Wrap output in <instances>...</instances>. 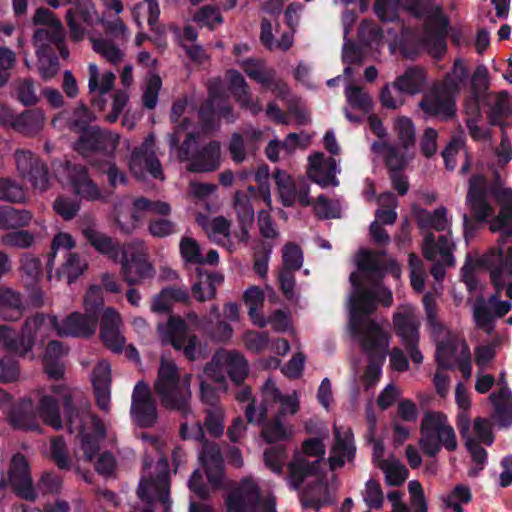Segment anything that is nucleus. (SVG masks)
Listing matches in <instances>:
<instances>
[{
	"mask_svg": "<svg viewBox=\"0 0 512 512\" xmlns=\"http://www.w3.org/2000/svg\"><path fill=\"white\" fill-rule=\"evenodd\" d=\"M278 409L273 418L267 421L261 431V436L268 443L290 442L295 434V426L286 420L287 416L295 415L300 409L298 394L294 391L284 395L276 384L268 379L261 388V403L256 407L253 400L245 409L248 422L260 424L268 416L274 406Z\"/></svg>",
	"mask_w": 512,
	"mask_h": 512,
	"instance_id": "obj_1",
	"label": "nucleus"
},
{
	"mask_svg": "<svg viewBox=\"0 0 512 512\" xmlns=\"http://www.w3.org/2000/svg\"><path fill=\"white\" fill-rule=\"evenodd\" d=\"M481 263L488 269L490 281L495 288L487 300L477 298L473 304V320L475 325L487 334L495 329V318L504 317L511 309L512 303L501 300V292L512 277V245L504 251L502 248H491L481 258Z\"/></svg>",
	"mask_w": 512,
	"mask_h": 512,
	"instance_id": "obj_2",
	"label": "nucleus"
},
{
	"mask_svg": "<svg viewBox=\"0 0 512 512\" xmlns=\"http://www.w3.org/2000/svg\"><path fill=\"white\" fill-rule=\"evenodd\" d=\"M490 194L499 206V213L489 220V230L500 233L497 248L503 249V245L512 240V189L498 186L490 191L485 177L474 175L469 180L466 204L473 219L486 221L494 213L488 201Z\"/></svg>",
	"mask_w": 512,
	"mask_h": 512,
	"instance_id": "obj_3",
	"label": "nucleus"
},
{
	"mask_svg": "<svg viewBox=\"0 0 512 512\" xmlns=\"http://www.w3.org/2000/svg\"><path fill=\"white\" fill-rule=\"evenodd\" d=\"M51 391L63 402L70 432L77 433L84 458L92 461L99 451V439L106 436L104 424L90 412V404L80 393L64 383L54 384Z\"/></svg>",
	"mask_w": 512,
	"mask_h": 512,
	"instance_id": "obj_4",
	"label": "nucleus"
},
{
	"mask_svg": "<svg viewBox=\"0 0 512 512\" xmlns=\"http://www.w3.org/2000/svg\"><path fill=\"white\" fill-rule=\"evenodd\" d=\"M375 310L371 295L357 296L353 300V309H350L348 329L369 359L385 360L391 339L389 322L384 318H369Z\"/></svg>",
	"mask_w": 512,
	"mask_h": 512,
	"instance_id": "obj_5",
	"label": "nucleus"
},
{
	"mask_svg": "<svg viewBox=\"0 0 512 512\" xmlns=\"http://www.w3.org/2000/svg\"><path fill=\"white\" fill-rule=\"evenodd\" d=\"M169 203L161 200H151L146 197H136L132 200L130 212L115 206V220L118 228L125 234L133 233L148 215L160 216L152 218L148 223V232L153 237L164 238L176 232V224L166 218L171 213Z\"/></svg>",
	"mask_w": 512,
	"mask_h": 512,
	"instance_id": "obj_6",
	"label": "nucleus"
},
{
	"mask_svg": "<svg viewBox=\"0 0 512 512\" xmlns=\"http://www.w3.org/2000/svg\"><path fill=\"white\" fill-rule=\"evenodd\" d=\"M154 391L165 408L178 411L185 418L192 414L191 375L181 376L174 361L161 358Z\"/></svg>",
	"mask_w": 512,
	"mask_h": 512,
	"instance_id": "obj_7",
	"label": "nucleus"
},
{
	"mask_svg": "<svg viewBox=\"0 0 512 512\" xmlns=\"http://www.w3.org/2000/svg\"><path fill=\"white\" fill-rule=\"evenodd\" d=\"M189 126L187 119L178 123L177 128L168 137L171 149L178 148V158L181 161L189 162L187 170L193 173L211 172L219 168L221 163V146L219 142L212 141L205 145L197 153H193L197 146L196 137L193 133H188L179 146L181 132Z\"/></svg>",
	"mask_w": 512,
	"mask_h": 512,
	"instance_id": "obj_8",
	"label": "nucleus"
},
{
	"mask_svg": "<svg viewBox=\"0 0 512 512\" xmlns=\"http://www.w3.org/2000/svg\"><path fill=\"white\" fill-rule=\"evenodd\" d=\"M382 276L383 273L378 264L377 256L370 252L362 253L358 263V271L350 275V282L355 287V292L350 298V309H353V300L363 294L371 295L376 307L377 303L385 307L392 305L391 291L379 283Z\"/></svg>",
	"mask_w": 512,
	"mask_h": 512,
	"instance_id": "obj_9",
	"label": "nucleus"
},
{
	"mask_svg": "<svg viewBox=\"0 0 512 512\" xmlns=\"http://www.w3.org/2000/svg\"><path fill=\"white\" fill-rule=\"evenodd\" d=\"M419 446L429 457L436 456L442 447L449 451L456 450L455 431L445 414L438 411L424 413L420 425Z\"/></svg>",
	"mask_w": 512,
	"mask_h": 512,
	"instance_id": "obj_10",
	"label": "nucleus"
},
{
	"mask_svg": "<svg viewBox=\"0 0 512 512\" xmlns=\"http://www.w3.org/2000/svg\"><path fill=\"white\" fill-rule=\"evenodd\" d=\"M156 469L157 476L154 478L144 475L138 487V496L145 503L143 512H171L167 461L164 458L159 459Z\"/></svg>",
	"mask_w": 512,
	"mask_h": 512,
	"instance_id": "obj_11",
	"label": "nucleus"
},
{
	"mask_svg": "<svg viewBox=\"0 0 512 512\" xmlns=\"http://www.w3.org/2000/svg\"><path fill=\"white\" fill-rule=\"evenodd\" d=\"M157 332L163 345H171L176 351H182L190 361L203 356L201 343L195 334L188 333L186 321L176 315H171L167 323H159Z\"/></svg>",
	"mask_w": 512,
	"mask_h": 512,
	"instance_id": "obj_12",
	"label": "nucleus"
},
{
	"mask_svg": "<svg viewBox=\"0 0 512 512\" xmlns=\"http://www.w3.org/2000/svg\"><path fill=\"white\" fill-rule=\"evenodd\" d=\"M204 375L220 384L225 383L227 375L232 382L240 385L248 375V363L242 353L236 350L221 349L205 365Z\"/></svg>",
	"mask_w": 512,
	"mask_h": 512,
	"instance_id": "obj_13",
	"label": "nucleus"
},
{
	"mask_svg": "<svg viewBox=\"0 0 512 512\" xmlns=\"http://www.w3.org/2000/svg\"><path fill=\"white\" fill-rule=\"evenodd\" d=\"M118 262L121 263L120 274L128 285H137L154 277L155 270L148 261L142 241L125 244Z\"/></svg>",
	"mask_w": 512,
	"mask_h": 512,
	"instance_id": "obj_14",
	"label": "nucleus"
},
{
	"mask_svg": "<svg viewBox=\"0 0 512 512\" xmlns=\"http://www.w3.org/2000/svg\"><path fill=\"white\" fill-rule=\"evenodd\" d=\"M180 434L183 439H195L204 442L200 460L205 467L208 481L212 485L218 486L221 483L223 473L222 456L216 444L204 441L203 425L200 422H195L191 426L183 423L180 427Z\"/></svg>",
	"mask_w": 512,
	"mask_h": 512,
	"instance_id": "obj_15",
	"label": "nucleus"
},
{
	"mask_svg": "<svg viewBox=\"0 0 512 512\" xmlns=\"http://www.w3.org/2000/svg\"><path fill=\"white\" fill-rule=\"evenodd\" d=\"M393 324L396 333L402 338L411 360L420 364L423 361V356L417 348L420 320L416 314V308L409 304L399 306L393 315Z\"/></svg>",
	"mask_w": 512,
	"mask_h": 512,
	"instance_id": "obj_16",
	"label": "nucleus"
},
{
	"mask_svg": "<svg viewBox=\"0 0 512 512\" xmlns=\"http://www.w3.org/2000/svg\"><path fill=\"white\" fill-rule=\"evenodd\" d=\"M436 360L442 368H452L454 365H458L464 378L471 377L470 349L466 341L457 336H450L447 341L438 344Z\"/></svg>",
	"mask_w": 512,
	"mask_h": 512,
	"instance_id": "obj_17",
	"label": "nucleus"
},
{
	"mask_svg": "<svg viewBox=\"0 0 512 512\" xmlns=\"http://www.w3.org/2000/svg\"><path fill=\"white\" fill-rule=\"evenodd\" d=\"M280 201L284 206L291 207L296 204L307 207L312 204L309 185L302 178L294 179L286 171L276 169L273 174Z\"/></svg>",
	"mask_w": 512,
	"mask_h": 512,
	"instance_id": "obj_18",
	"label": "nucleus"
},
{
	"mask_svg": "<svg viewBox=\"0 0 512 512\" xmlns=\"http://www.w3.org/2000/svg\"><path fill=\"white\" fill-rule=\"evenodd\" d=\"M154 143V136L149 135L139 147L133 150L128 165L136 178L142 179L149 174L154 178L164 179L161 163L155 156Z\"/></svg>",
	"mask_w": 512,
	"mask_h": 512,
	"instance_id": "obj_19",
	"label": "nucleus"
},
{
	"mask_svg": "<svg viewBox=\"0 0 512 512\" xmlns=\"http://www.w3.org/2000/svg\"><path fill=\"white\" fill-rule=\"evenodd\" d=\"M131 417L140 427L149 428L156 424L158 413L149 385L141 380L134 386L131 397Z\"/></svg>",
	"mask_w": 512,
	"mask_h": 512,
	"instance_id": "obj_20",
	"label": "nucleus"
},
{
	"mask_svg": "<svg viewBox=\"0 0 512 512\" xmlns=\"http://www.w3.org/2000/svg\"><path fill=\"white\" fill-rule=\"evenodd\" d=\"M51 323L59 337L89 338L96 331L98 318L96 314L72 312L62 320L52 315Z\"/></svg>",
	"mask_w": 512,
	"mask_h": 512,
	"instance_id": "obj_21",
	"label": "nucleus"
},
{
	"mask_svg": "<svg viewBox=\"0 0 512 512\" xmlns=\"http://www.w3.org/2000/svg\"><path fill=\"white\" fill-rule=\"evenodd\" d=\"M5 486H10L18 496L26 500L34 501L37 498V492L32 486L29 464L23 455L13 456L7 478L0 480V488Z\"/></svg>",
	"mask_w": 512,
	"mask_h": 512,
	"instance_id": "obj_22",
	"label": "nucleus"
},
{
	"mask_svg": "<svg viewBox=\"0 0 512 512\" xmlns=\"http://www.w3.org/2000/svg\"><path fill=\"white\" fill-rule=\"evenodd\" d=\"M429 7L430 5L425 13L428 15L422 43L432 57L439 58L446 50L445 36L448 22L439 8L429 11Z\"/></svg>",
	"mask_w": 512,
	"mask_h": 512,
	"instance_id": "obj_23",
	"label": "nucleus"
},
{
	"mask_svg": "<svg viewBox=\"0 0 512 512\" xmlns=\"http://www.w3.org/2000/svg\"><path fill=\"white\" fill-rule=\"evenodd\" d=\"M122 329L120 313L113 307H106L100 323V338L105 347L114 353H120L126 344Z\"/></svg>",
	"mask_w": 512,
	"mask_h": 512,
	"instance_id": "obj_24",
	"label": "nucleus"
},
{
	"mask_svg": "<svg viewBox=\"0 0 512 512\" xmlns=\"http://www.w3.org/2000/svg\"><path fill=\"white\" fill-rule=\"evenodd\" d=\"M422 111L429 116L448 120L454 116L455 102L452 95L441 85L433 86L419 103Z\"/></svg>",
	"mask_w": 512,
	"mask_h": 512,
	"instance_id": "obj_25",
	"label": "nucleus"
},
{
	"mask_svg": "<svg viewBox=\"0 0 512 512\" xmlns=\"http://www.w3.org/2000/svg\"><path fill=\"white\" fill-rule=\"evenodd\" d=\"M339 172L337 162L332 157H325L315 152L308 157V177L321 187L338 186L336 174Z\"/></svg>",
	"mask_w": 512,
	"mask_h": 512,
	"instance_id": "obj_26",
	"label": "nucleus"
},
{
	"mask_svg": "<svg viewBox=\"0 0 512 512\" xmlns=\"http://www.w3.org/2000/svg\"><path fill=\"white\" fill-rule=\"evenodd\" d=\"M80 229L86 240L99 253L108 256L114 262L119 261L123 246L114 243L108 235L100 232L93 220L81 218Z\"/></svg>",
	"mask_w": 512,
	"mask_h": 512,
	"instance_id": "obj_27",
	"label": "nucleus"
},
{
	"mask_svg": "<svg viewBox=\"0 0 512 512\" xmlns=\"http://www.w3.org/2000/svg\"><path fill=\"white\" fill-rule=\"evenodd\" d=\"M115 74L111 71L100 72L95 63L88 65V90L92 96V104L99 110L106 106L104 96L114 88Z\"/></svg>",
	"mask_w": 512,
	"mask_h": 512,
	"instance_id": "obj_28",
	"label": "nucleus"
},
{
	"mask_svg": "<svg viewBox=\"0 0 512 512\" xmlns=\"http://www.w3.org/2000/svg\"><path fill=\"white\" fill-rule=\"evenodd\" d=\"M70 185L74 192L89 201L105 200L106 196L101 192L96 183L89 177L87 169L82 165H65Z\"/></svg>",
	"mask_w": 512,
	"mask_h": 512,
	"instance_id": "obj_29",
	"label": "nucleus"
},
{
	"mask_svg": "<svg viewBox=\"0 0 512 512\" xmlns=\"http://www.w3.org/2000/svg\"><path fill=\"white\" fill-rule=\"evenodd\" d=\"M431 0H376L374 11L382 21H394L400 8H405L416 16H425Z\"/></svg>",
	"mask_w": 512,
	"mask_h": 512,
	"instance_id": "obj_30",
	"label": "nucleus"
},
{
	"mask_svg": "<svg viewBox=\"0 0 512 512\" xmlns=\"http://www.w3.org/2000/svg\"><path fill=\"white\" fill-rule=\"evenodd\" d=\"M453 250L454 243L450 237V233L440 235L438 238L431 232L425 234L422 251L428 261H441L447 266H453Z\"/></svg>",
	"mask_w": 512,
	"mask_h": 512,
	"instance_id": "obj_31",
	"label": "nucleus"
},
{
	"mask_svg": "<svg viewBox=\"0 0 512 512\" xmlns=\"http://www.w3.org/2000/svg\"><path fill=\"white\" fill-rule=\"evenodd\" d=\"M335 444L331 448L329 466L332 470L342 467L346 462L353 460L355 445L350 428L343 429L334 425Z\"/></svg>",
	"mask_w": 512,
	"mask_h": 512,
	"instance_id": "obj_32",
	"label": "nucleus"
},
{
	"mask_svg": "<svg viewBox=\"0 0 512 512\" xmlns=\"http://www.w3.org/2000/svg\"><path fill=\"white\" fill-rule=\"evenodd\" d=\"M31 407L32 400L24 399L21 402L20 410L13 409L11 396L0 388V409L9 416L10 422L14 427L23 430H39V424L36 416L22 411Z\"/></svg>",
	"mask_w": 512,
	"mask_h": 512,
	"instance_id": "obj_33",
	"label": "nucleus"
},
{
	"mask_svg": "<svg viewBox=\"0 0 512 512\" xmlns=\"http://www.w3.org/2000/svg\"><path fill=\"white\" fill-rule=\"evenodd\" d=\"M92 383L98 407L108 412L111 398V367L106 360H100L92 371Z\"/></svg>",
	"mask_w": 512,
	"mask_h": 512,
	"instance_id": "obj_34",
	"label": "nucleus"
},
{
	"mask_svg": "<svg viewBox=\"0 0 512 512\" xmlns=\"http://www.w3.org/2000/svg\"><path fill=\"white\" fill-rule=\"evenodd\" d=\"M45 121V115L39 109L27 110L17 116L6 111L3 115L4 124L11 125L15 130L26 135H33L41 131Z\"/></svg>",
	"mask_w": 512,
	"mask_h": 512,
	"instance_id": "obj_35",
	"label": "nucleus"
},
{
	"mask_svg": "<svg viewBox=\"0 0 512 512\" xmlns=\"http://www.w3.org/2000/svg\"><path fill=\"white\" fill-rule=\"evenodd\" d=\"M51 316L52 315L35 314L25 320L21 332L29 352L38 339L42 340L47 336L48 331L53 329Z\"/></svg>",
	"mask_w": 512,
	"mask_h": 512,
	"instance_id": "obj_36",
	"label": "nucleus"
},
{
	"mask_svg": "<svg viewBox=\"0 0 512 512\" xmlns=\"http://www.w3.org/2000/svg\"><path fill=\"white\" fill-rule=\"evenodd\" d=\"M230 83V90L235 96L237 102L242 108L249 110L253 115H257L262 111V105L258 100H252L248 93V86L243 76L235 71L230 70L227 73Z\"/></svg>",
	"mask_w": 512,
	"mask_h": 512,
	"instance_id": "obj_37",
	"label": "nucleus"
},
{
	"mask_svg": "<svg viewBox=\"0 0 512 512\" xmlns=\"http://www.w3.org/2000/svg\"><path fill=\"white\" fill-rule=\"evenodd\" d=\"M489 399L493 405L492 418L500 427L512 424V392L510 389L498 390L490 394Z\"/></svg>",
	"mask_w": 512,
	"mask_h": 512,
	"instance_id": "obj_38",
	"label": "nucleus"
},
{
	"mask_svg": "<svg viewBox=\"0 0 512 512\" xmlns=\"http://www.w3.org/2000/svg\"><path fill=\"white\" fill-rule=\"evenodd\" d=\"M426 82L427 76L422 68L410 67L395 79L393 86L405 94L415 95L423 90Z\"/></svg>",
	"mask_w": 512,
	"mask_h": 512,
	"instance_id": "obj_39",
	"label": "nucleus"
},
{
	"mask_svg": "<svg viewBox=\"0 0 512 512\" xmlns=\"http://www.w3.org/2000/svg\"><path fill=\"white\" fill-rule=\"evenodd\" d=\"M90 140L93 141L91 143L92 148L113 152L119 144V135L111 131L101 130L98 127H92L85 136H81L77 143V149L83 151V143Z\"/></svg>",
	"mask_w": 512,
	"mask_h": 512,
	"instance_id": "obj_40",
	"label": "nucleus"
},
{
	"mask_svg": "<svg viewBox=\"0 0 512 512\" xmlns=\"http://www.w3.org/2000/svg\"><path fill=\"white\" fill-rule=\"evenodd\" d=\"M65 31L62 23H56V27L39 28L33 36V44L37 55H46L52 45H59L63 42Z\"/></svg>",
	"mask_w": 512,
	"mask_h": 512,
	"instance_id": "obj_41",
	"label": "nucleus"
},
{
	"mask_svg": "<svg viewBox=\"0 0 512 512\" xmlns=\"http://www.w3.org/2000/svg\"><path fill=\"white\" fill-rule=\"evenodd\" d=\"M333 503V496L327 484L317 482L309 485L301 495V504L304 508L320 510Z\"/></svg>",
	"mask_w": 512,
	"mask_h": 512,
	"instance_id": "obj_42",
	"label": "nucleus"
},
{
	"mask_svg": "<svg viewBox=\"0 0 512 512\" xmlns=\"http://www.w3.org/2000/svg\"><path fill=\"white\" fill-rule=\"evenodd\" d=\"M23 315V303L19 293L0 286V316L6 321H17Z\"/></svg>",
	"mask_w": 512,
	"mask_h": 512,
	"instance_id": "obj_43",
	"label": "nucleus"
},
{
	"mask_svg": "<svg viewBox=\"0 0 512 512\" xmlns=\"http://www.w3.org/2000/svg\"><path fill=\"white\" fill-rule=\"evenodd\" d=\"M318 462L319 460L311 462L296 453L288 464L289 485L295 490L299 489L304 480L316 471Z\"/></svg>",
	"mask_w": 512,
	"mask_h": 512,
	"instance_id": "obj_44",
	"label": "nucleus"
},
{
	"mask_svg": "<svg viewBox=\"0 0 512 512\" xmlns=\"http://www.w3.org/2000/svg\"><path fill=\"white\" fill-rule=\"evenodd\" d=\"M36 414L46 425L55 430H59L63 426L58 400L52 395L42 394L39 397Z\"/></svg>",
	"mask_w": 512,
	"mask_h": 512,
	"instance_id": "obj_45",
	"label": "nucleus"
},
{
	"mask_svg": "<svg viewBox=\"0 0 512 512\" xmlns=\"http://www.w3.org/2000/svg\"><path fill=\"white\" fill-rule=\"evenodd\" d=\"M222 282L223 276L219 273H199V280L191 288L193 297L201 303L215 298Z\"/></svg>",
	"mask_w": 512,
	"mask_h": 512,
	"instance_id": "obj_46",
	"label": "nucleus"
},
{
	"mask_svg": "<svg viewBox=\"0 0 512 512\" xmlns=\"http://www.w3.org/2000/svg\"><path fill=\"white\" fill-rule=\"evenodd\" d=\"M372 149L381 154L390 172L401 171L406 167L411 157L401 153L396 147L385 142H375Z\"/></svg>",
	"mask_w": 512,
	"mask_h": 512,
	"instance_id": "obj_47",
	"label": "nucleus"
},
{
	"mask_svg": "<svg viewBox=\"0 0 512 512\" xmlns=\"http://www.w3.org/2000/svg\"><path fill=\"white\" fill-rule=\"evenodd\" d=\"M32 220L28 210H19L10 206L0 207V229H19L26 227Z\"/></svg>",
	"mask_w": 512,
	"mask_h": 512,
	"instance_id": "obj_48",
	"label": "nucleus"
},
{
	"mask_svg": "<svg viewBox=\"0 0 512 512\" xmlns=\"http://www.w3.org/2000/svg\"><path fill=\"white\" fill-rule=\"evenodd\" d=\"M511 103V98L506 92L489 95L491 108L488 113V119L491 125H500L501 128L505 127V124L500 120L510 114Z\"/></svg>",
	"mask_w": 512,
	"mask_h": 512,
	"instance_id": "obj_49",
	"label": "nucleus"
},
{
	"mask_svg": "<svg viewBox=\"0 0 512 512\" xmlns=\"http://www.w3.org/2000/svg\"><path fill=\"white\" fill-rule=\"evenodd\" d=\"M234 209L242 227V236L240 239L245 240L248 237L247 227L250 226L254 220V209L248 194L241 191L235 193Z\"/></svg>",
	"mask_w": 512,
	"mask_h": 512,
	"instance_id": "obj_50",
	"label": "nucleus"
},
{
	"mask_svg": "<svg viewBox=\"0 0 512 512\" xmlns=\"http://www.w3.org/2000/svg\"><path fill=\"white\" fill-rule=\"evenodd\" d=\"M378 468L384 473L385 481L389 486H401L408 478L407 468L394 456L380 461Z\"/></svg>",
	"mask_w": 512,
	"mask_h": 512,
	"instance_id": "obj_51",
	"label": "nucleus"
},
{
	"mask_svg": "<svg viewBox=\"0 0 512 512\" xmlns=\"http://www.w3.org/2000/svg\"><path fill=\"white\" fill-rule=\"evenodd\" d=\"M248 484H251L253 490L255 491V498L248 508L249 512H276L275 497L272 495L260 497L256 484L250 479L244 480L241 485L230 495H235L238 493H243L245 495L246 491L248 490Z\"/></svg>",
	"mask_w": 512,
	"mask_h": 512,
	"instance_id": "obj_52",
	"label": "nucleus"
},
{
	"mask_svg": "<svg viewBox=\"0 0 512 512\" xmlns=\"http://www.w3.org/2000/svg\"><path fill=\"white\" fill-rule=\"evenodd\" d=\"M87 268V263L77 253L68 252L61 268L57 270L58 279H66L70 284Z\"/></svg>",
	"mask_w": 512,
	"mask_h": 512,
	"instance_id": "obj_53",
	"label": "nucleus"
},
{
	"mask_svg": "<svg viewBox=\"0 0 512 512\" xmlns=\"http://www.w3.org/2000/svg\"><path fill=\"white\" fill-rule=\"evenodd\" d=\"M440 499L445 507L452 509L453 512H464L462 505L471 501L472 493L467 485L458 484L451 491L443 494Z\"/></svg>",
	"mask_w": 512,
	"mask_h": 512,
	"instance_id": "obj_54",
	"label": "nucleus"
},
{
	"mask_svg": "<svg viewBox=\"0 0 512 512\" xmlns=\"http://www.w3.org/2000/svg\"><path fill=\"white\" fill-rule=\"evenodd\" d=\"M467 77L468 69L464 61L456 60L451 72L446 75L441 86L453 95L465 86Z\"/></svg>",
	"mask_w": 512,
	"mask_h": 512,
	"instance_id": "obj_55",
	"label": "nucleus"
},
{
	"mask_svg": "<svg viewBox=\"0 0 512 512\" xmlns=\"http://www.w3.org/2000/svg\"><path fill=\"white\" fill-rule=\"evenodd\" d=\"M93 49L112 65L120 64L124 59V52L111 40L92 39Z\"/></svg>",
	"mask_w": 512,
	"mask_h": 512,
	"instance_id": "obj_56",
	"label": "nucleus"
},
{
	"mask_svg": "<svg viewBox=\"0 0 512 512\" xmlns=\"http://www.w3.org/2000/svg\"><path fill=\"white\" fill-rule=\"evenodd\" d=\"M419 224L423 228H433L437 231L449 233L450 222L445 208H438L433 212L423 211L418 216Z\"/></svg>",
	"mask_w": 512,
	"mask_h": 512,
	"instance_id": "obj_57",
	"label": "nucleus"
},
{
	"mask_svg": "<svg viewBox=\"0 0 512 512\" xmlns=\"http://www.w3.org/2000/svg\"><path fill=\"white\" fill-rule=\"evenodd\" d=\"M20 271L26 284L33 285L42 277V264L39 258L30 253L20 257Z\"/></svg>",
	"mask_w": 512,
	"mask_h": 512,
	"instance_id": "obj_58",
	"label": "nucleus"
},
{
	"mask_svg": "<svg viewBox=\"0 0 512 512\" xmlns=\"http://www.w3.org/2000/svg\"><path fill=\"white\" fill-rule=\"evenodd\" d=\"M0 346L20 356H25L29 352L23 334L17 338L13 329L7 325L0 326Z\"/></svg>",
	"mask_w": 512,
	"mask_h": 512,
	"instance_id": "obj_59",
	"label": "nucleus"
},
{
	"mask_svg": "<svg viewBox=\"0 0 512 512\" xmlns=\"http://www.w3.org/2000/svg\"><path fill=\"white\" fill-rule=\"evenodd\" d=\"M143 13L147 17V23L152 30H156L158 23L160 8L157 0H145L138 3L133 9V18L139 27L142 26L140 15Z\"/></svg>",
	"mask_w": 512,
	"mask_h": 512,
	"instance_id": "obj_60",
	"label": "nucleus"
},
{
	"mask_svg": "<svg viewBox=\"0 0 512 512\" xmlns=\"http://www.w3.org/2000/svg\"><path fill=\"white\" fill-rule=\"evenodd\" d=\"M345 97L348 104L364 113L368 112L372 107V99L370 95L360 86L348 85L345 88Z\"/></svg>",
	"mask_w": 512,
	"mask_h": 512,
	"instance_id": "obj_61",
	"label": "nucleus"
},
{
	"mask_svg": "<svg viewBox=\"0 0 512 512\" xmlns=\"http://www.w3.org/2000/svg\"><path fill=\"white\" fill-rule=\"evenodd\" d=\"M2 245L16 248L28 249L35 243V235L28 230L16 229L4 234L0 239Z\"/></svg>",
	"mask_w": 512,
	"mask_h": 512,
	"instance_id": "obj_62",
	"label": "nucleus"
},
{
	"mask_svg": "<svg viewBox=\"0 0 512 512\" xmlns=\"http://www.w3.org/2000/svg\"><path fill=\"white\" fill-rule=\"evenodd\" d=\"M400 145L405 150L415 146V128L410 118L401 116L395 120L394 126Z\"/></svg>",
	"mask_w": 512,
	"mask_h": 512,
	"instance_id": "obj_63",
	"label": "nucleus"
},
{
	"mask_svg": "<svg viewBox=\"0 0 512 512\" xmlns=\"http://www.w3.org/2000/svg\"><path fill=\"white\" fill-rule=\"evenodd\" d=\"M204 427L214 437H221L224 432L225 411L221 406L209 407L205 411Z\"/></svg>",
	"mask_w": 512,
	"mask_h": 512,
	"instance_id": "obj_64",
	"label": "nucleus"
}]
</instances>
